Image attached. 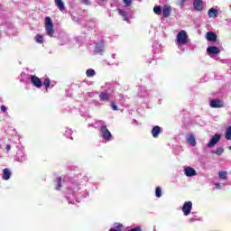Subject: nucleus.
Segmentation results:
<instances>
[{"label":"nucleus","instance_id":"obj_27","mask_svg":"<svg viewBox=\"0 0 231 231\" xmlns=\"http://www.w3.org/2000/svg\"><path fill=\"white\" fill-rule=\"evenodd\" d=\"M155 196L156 198H162V188L160 186H157L155 189Z\"/></svg>","mask_w":231,"mask_h":231},{"label":"nucleus","instance_id":"obj_19","mask_svg":"<svg viewBox=\"0 0 231 231\" xmlns=\"http://www.w3.org/2000/svg\"><path fill=\"white\" fill-rule=\"evenodd\" d=\"M55 183H57L56 186V190H60L61 187H62V178L58 177L55 179Z\"/></svg>","mask_w":231,"mask_h":231},{"label":"nucleus","instance_id":"obj_11","mask_svg":"<svg viewBox=\"0 0 231 231\" xmlns=\"http://www.w3.org/2000/svg\"><path fill=\"white\" fill-rule=\"evenodd\" d=\"M207 41L209 42H216L217 41V35L214 32H208L206 35Z\"/></svg>","mask_w":231,"mask_h":231},{"label":"nucleus","instance_id":"obj_5","mask_svg":"<svg viewBox=\"0 0 231 231\" xmlns=\"http://www.w3.org/2000/svg\"><path fill=\"white\" fill-rule=\"evenodd\" d=\"M192 211V201H187L182 206V212L184 216H189Z\"/></svg>","mask_w":231,"mask_h":231},{"label":"nucleus","instance_id":"obj_21","mask_svg":"<svg viewBox=\"0 0 231 231\" xmlns=\"http://www.w3.org/2000/svg\"><path fill=\"white\" fill-rule=\"evenodd\" d=\"M124 230V225L116 224L115 227L110 228L108 231H122Z\"/></svg>","mask_w":231,"mask_h":231},{"label":"nucleus","instance_id":"obj_34","mask_svg":"<svg viewBox=\"0 0 231 231\" xmlns=\"http://www.w3.org/2000/svg\"><path fill=\"white\" fill-rule=\"evenodd\" d=\"M179 2V6H183L185 5V0H178Z\"/></svg>","mask_w":231,"mask_h":231},{"label":"nucleus","instance_id":"obj_37","mask_svg":"<svg viewBox=\"0 0 231 231\" xmlns=\"http://www.w3.org/2000/svg\"><path fill=\"white\" fill-rule=\"evenodd\" d=\"M5 149H6V151H10V149H12V146H10V144H6Z\"/></svg>","mask_w":231,"mask_h":231},{"label":"nucleus","instance_id":"obj_7","mask_svg":"<svg viewBox=\"0 0 231 231\" xmlns=\"http://www.w3.org/2000/svg\"><path fill=\"white\" fill-rule=\"evenodd\" d=\"M31 82L35 88H42V80H41L37 76H31Z\"/></svg>","mask_w":231,"mask_h":231},{"label":"nucleus","instance_id":"obj_33","mask_svg":"<svg viewBox=\"0 0 231 231\" xmlns=\"http://www.w3.org/2000/svg\"><path fill=\"white\" fill-rule=\"evenodd\" d=\"M129 231H142V228L140 226H137L130 229Z\"/></svg>","mask_w":231,"mask_h":231},{"label":"nucleus","instance_id":"obj_26","mask_svg":"<svg viewBox=\"0 0 231 231\" xmlns=\"http://www.w3.org/2000/svg\"><path fill=\"white\" fill-rule=\"evenodd\" d=\"M226 140H231V125L226 131Z\"/></svg>","mask_w":231,"mask_h":231},{"label":"nucleus","instance_id":"obj_23","mask_svg":"<svg viewBox=\"0 0 231 231\" xmlns=\"http://www.w3.org/2000/svg\"><path fill=\"white\" fill-rule=\"evenodd\" d=\"M35 41L38 44H42V42H44V37H42L41 34H37L35 36Z\"/></svg>","mask_w":231,"mask_h":231},{"label":"nucleus","instance_id":"obj_32","mask_svg":"<svg viewBox=\"0 0 231 231\" xmlns=\"http://www.w3.org/2000/svg\"><path fill=\"white\" fill-rule=\"evenodd\" d=\"M126 6H131L132 0H123Z\"/></svg>","mask_w":231,"mask_h":231},{"label":"nucleus","instance_id":"obj_17","mask_svg":"<svg viewBox=\"0 0 231 231\" xmlns=\"http://www.w3.org/2000/svg\"><path fill=\"white\" fill-rule=\"evenodd\" d=\"M110 97H111V95L102 92L99 94V100L101 102H108Z\"/></svg>","mask_w":231,"mask_h":231},{"label":"nucleus","instance_id":"obj_9","mask_svg":"<svg viewBox=\"0 0 231 231\" xmlns=\"http://www.w3.org/2000/svg\"><path fill=\"white\" fill-rule=\"evenodd\" d=\"M184 174L188 178H192V176H198V172H196V170L192 167H186L184 169Z\"/></svg>","mask_w":231,"mask_h":231},{"label":"nucleus","instance_id":"obj_28","mask_svg":"<svg viewBox=\"0 0 231 231\" xmlns=\"http://www.w3.org/2000/svg\"><path fill=\"white\" fill-rule=\"evenodd\" d=\"M153 12H154V14H156L157 15H160V14H162V7H161L160 5L154 6Z\"/></svg>","mask_w":231,"mask_h":231},{"label":"nucleus","instance_id":"obj_25","mask_svg":"<svg viewBox=\"0 0 231 231\" xmlns=\"http://www.w3.org/2000/svg\"><path fill=\"white\" fill-rule=\"evenodd\" d=\"M50 84H51L50 78H46L43 81V86H45V89L48 90L50 88Z\"/></svg>","mask_w":231,"mask_h":231},{"label":"nucleus","instance_id":"obj_1","mask_svg":"<svg viewBox=\"0 0 231 231\" xmlns=\"http://www.w3.org/2000/svg\"><path fill=\"white\" fill-rule=\"evenodd\" d=\"M45 30L47 32V35L49 37H53V22H51V18L50 16L45 17Z\"/></svg>","mask_w":231,"mask_h":231},{"label":"nucleus","instance_id":"obj_15","mask_svg":"<svg viewBox=\"0 0 231 231\" xmlns=\"http://www.w3.org/2000/svg\"><path fill=\"white\" fill-rule=\"evenodd\" d=\"M219 12L217 11V9H214V8H210L208 11V15L209 18H214L216 19V17H217Z\"/></svg>","mask_w":231,"mask_h":231},{"label":"nucleus","instance_id":"obj_24","mask_svg":"<svg viewBox=\"0 0 231 231\" xmlns=\"http://www.w3.org/2000/svg\"><path fill=\"white\" fill-rule=\"evenodd\" d=\"M86 75L88 78L95 77V69H87Z\"/></svg>","mask_w":231,"mask_h":231},{"label":"nucleus","instance_id":"obj_29","mask_svg":"<svg viewBox=\"0 0 231 231\" xmlns=\"http://www.w3.org/2000/svg\"><path fill=\"white\" fill-rule=\"evenodd\" d=\"M214 154H217V156H221V154H223V152H225V149L223 148H217V150L215 152H213Z\"/></svg>","mask_w":231,"mask_h":231},{"label":"nucleus","instance_id":"obj_18","mask_svg":"<svg viewBox=\"0 0 231 231\" xmlns=\"http://www.w3.org/2000/svg\"><path fill=\"white\" fill-rule=\"evenodd\" d=\"M119 15H122L123 19L125 21H126V23H129V14H127V12L122 10V9H118L117 10Z\"/></svg>","mask_w":231,"mask_h":231},{"label":"nucleus","instance_id":"obj_13","mask_svg":"<svg viewBox=\"0 0 231 231\" xmlns=\"http://www.w3.org/2000/svg\"><path fill=\"white\" fill-rule=\"evenodd\" d=\"M162 134V127H160L159 125L153 126V128L152 129V136H153V138H158V136Z\"/></svg>","mask_w":231,"mask_h":231},{"label":"nucleus","instance_id":"obj_36","mask_svg":"<svg viewBox=\"0 0 231 231\" xmlns=\"http://www.w3.org/2000/svg\"><path fill=\"white\" fill-rule=\"evenodd\" d=\"M0 109H1V111H3V113H6V106H1Z\"/></svg>","mask_w":231,"mask_h":231},{"label":"nucleus","instance_id":"obj_16","mask_svg":"<svg viewBox=\"0 0 231 231\" xmlns=\"http://www.w3.org/2000/svg\"><path fill=\"white\" fill-rule=\"evenodd\" d=\"M187 143H189L191 147H196V137L194 136V134H189Z\"/></svg>","mask_w":231,"mask_h":231},{"label":"nucleus","instance_id":"obj_14","mask_svg":"<svg viewBox=\"0 0 231 231\" xmlns=\"http://www.w3.org/2000/svg\"><path fill=\"white\" fill-rule=\"evenodd\" d=\"M54 3L60 12H64V10H66V6L64 5V2H62V0H54Z\"/></svg>","mask_w":231,"mask_h":231},{"label":"nucleus","instance_id":"obj_35","mask_svg":"<svg viewBox=\"0 0 231 231\" xmlns=\"http://www.w3.org/2000/svg\"><path fill=\"white\" fill-rule=\"evenodd\" d=\"M82 4L83 5H91V3L89 2V0H82Z\"/></svg>","mask_w":231,"mask_h":231},{"label":"nucleus","instance_id":"obj_10","mask_svg":"<svg viewBox=\"0 0 231 231\" xmlns=\"http://www.w3.org/2000/svg\"><path fill=\"white\" fill-rule=\"evenodd\" d=\"M94 53L95 55H102L104 53V42L96 44Z\"/></svg>","mask_w":231,"mask_h":231},{"label":"nucleus","instance_id":"obj_4","mask_svg":"<svg viewBox=\"0 0 231 231\" xmlns=\"http://www.w3.org/2000/svg\"><path fill=\"white\" fill-rule=\"evenodd\" d=\"M100 131L104 140H110L111 138H113V134H111V132L109 131V129H107V126L102 125L100 127Z\"/></svg>","mask_w":231,"mask_h":231},{"label":"nucleus","instance_id":"obj_30","mask_svg":"<svg viewBox=\"0 0 231 231\" xmlns=\"http://www.w3.org/2000/svg\"><path fill=\"white\" fill-rule=\"evenodd\" d=\"M218 176L221 180H226V171H219Z\"/></svg>","mask_w":231,"mask_h":231},{"label":"nucleus","instance_id":"obj_6","mask_svg":"<svg viewBox=\"0 0 231 231\" xmlns=\"http://www.w3.org/2000/svg\"><path fill=\"white\" fill-rule=\"evenodd\" d=\"M203 6H205L203 0L193 1V8L196 12H203Z\"/></svg>","mask_w":231,"mask_h":231},{"label":"nucleus","instance_id":"obj_3","mask_svg":"<svg viewBox=\"0 0 231 231\" xmlns=\"http://www.w3.org/2000/svg\"><path fill=\"white\" fill-rule=\"evenodd\" d=\"M209 106L213 109L225 107V104L223 103V100H221V99H211Z\"/></svg>","mask_w":231,"mask_h":231},{"label":"nucleus","instance_id":"obj_2","mask_svg":"<svg viewBox=\"0 0 231 231\" xmlns=\"http://www.w3.org/2000/svg\"><path fill=\"white\" fill-rule=\"evenodd\" d=\"M187 42H189V35H187V32L180 31L177 34V44L183 45L187 44Z\"/></svg>","mask_w":231,"mask_h":231},{"label":"nucleus","instance_id":"obj_22","mask_svg":"<svg viewBox=\"0 0 231 231\" xmlns=\"http://www.w3.org/2000/svg\"><path fill=\"white\" fill-rule=\"evenodd\" d=\"M162 15L163 17H169L171 15V7H163Z\"/></svg>","mask_w":231,"mask_h":231},{"label":"nucleus","instance_id":"obj_20","mask_svg":"<svg viewBox=\"0 0 231 231\" xmlns=\"http://www.w3.org/2000/svg\"><path fill=\"white\" fill-rule=\"evenodd\" d=\"M3 172H4V177H3L4 180H10V176H12V172L10 171V170L5 168L4 169Z\"/></svg>","mask_w":231,"mask_h":231},{"label":"nucleus","instance_id":"obj_12","mask_svg":"<svg viewBox=\"0 0 231 231\" xmlns=\"http://www.w3.org/2000/svg\"><path fill=\"white\" fill-rule=\"evenodd\" d=\"M207 51L209 55H219V53H221V51L219 50V48L216 46H209L207 49Z\"/></svg>","mask_w":231,"mask_h":231},{"label":"nucleus","instance_id":"obj_39","mask_svg":"<svg viewBox=\"0 0 231 231\" xmlns=\"http://www.w3.org/2000/svg\"><path fill=\"white\" fill-rule=\"evenodd\" d=\"M229 151H231V145L229 146Z\"/></svg>","mask_w":231,"mask_h":231},{"label":"nucleus","instance_id":"obj_8","mask_svg":"<svg viewBox=\"0 0 231 231\" xmlns=\"http://www.w3.org/2000/svg\"><path fill=\"white\" fill-rule=\"evenodd\" d=\"M219 140H221V134H216L212 136L210 142L208 143V147H214Z\"/></svg>","mask_w":231,"mask_h":231},{"label":"nucleus","instance_id":"obj_38","mask_svg":"<svg viewBox=\"0 0 231 231\" xmlns=\"http://www.w3.org/2000/svg\"><path fill=\"white\" fill-rule=\"evenodd\" d=\"M99 1H101L102 3H104V1H106V0H99Z\"/></svg>","mask_w":231,"mask_h":231},{"label":"nucleus","instance_id":"obj_31","mask_svg":"<svg viewBox=\"0 0 231 231\" xmlns=\"http://www.w3.org/2000/svg\"><path fill=\"white\" fill-rule=\"evenodd\" d=\"M110 106L114 111H118V106L115 102H112Z\"/></svg>","mask_w":231,"mask_h":231}]
</instances>
